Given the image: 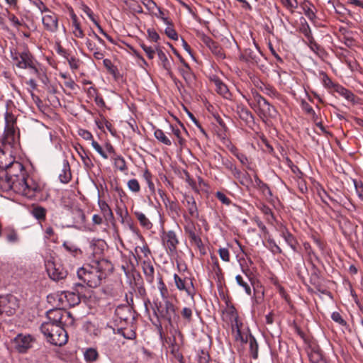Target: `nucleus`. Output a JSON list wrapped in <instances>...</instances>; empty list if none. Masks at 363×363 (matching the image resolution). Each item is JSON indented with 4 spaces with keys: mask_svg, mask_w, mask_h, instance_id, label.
I'll use <instances>...</instances> for the list:
<instances>
[{
    "mask_svg": "<svg viewBox=\"0 0 363 363\" xmlns=\"http://www.w3.org/2000/svg\"><path fill=\"white\" fill-rule=\"evenodd\" d=\"M45 265L49 277L52 280L59 281L67 277V271L60 264L56 263L52 258L47 259Z\"/></svg>",
    "mask_w": 363,
    "mask_h": 363,
    "instance_id": "nucleus-8",
    "label": "nucleus"
},
{
    "mask_svg": "<svg viewBox=\"0 0 363 363\" xmlns=\"http://www.w3.org/2000/svg\"><path fill=\"white\" fill-rule=\"evenodd\" d=\"M35 341V339L30 335L20 333L17 335L11 341L13 347L19 353H26Z\"/></svg>",
    "mask_w": 363,
    "mask_h": 363,
    "instance_id": "nucleus-7",
    "label": "nucleus"
},
{
    "mask_svg": "<svg viewBox=\"0 0 363 363\" xmlns=\"http://www.w3.org/2000/svg\"><path fill=\"white\" fill-rule=\"evenodd\" d=\"M142 3L150 13H155L157 5L153 0H142Z\"/></svg>",
    "mask_w": 363,
    "mask_h": 363,
    "instance_id": "nucleus-46",
    "label": "nucleus"
},
{
    "mask_svg": "<svg viewBox=\"0 0 363 363\" xmlns=\"http://www.w3.org/2000/svg\"><path fill=\"white\" fill-rule=\"evenodd\" d=\"M254 179H255V186L259 189L260 190L262 194L266 196V197H270L272 196V191L269 189V187L268 186V185L265 183H264L259 177L257 174H255L254 176Z\"/></svg>",
    "mask_w": 363,
    "mask_h": 363,
    "instance_id": "nucleus-22",
    "label": "nucleus"
},
{
    "mask_svg": "<svg viewBox=\"0 0 363 363\" xmlns=\"http://www.w3.org/2000/svg\"><path fill=\"white\" fill-rule=\"evenodd\" d=\"M140 46L144 50V52L146 53L149 59H153L155 57V52H157L156 49L159 48L157 46H147L144 43L140 44Z\"/></svg>",
    "mask_w": 363,
    "mask_h": 363,
    "instance_id": "nucleus-43",
    "label": "nucleus"
},
{
    "mask_svg": "<svg viewBox=\"0 0 363 363\" xmlns=\"http://www.w3.org/2000/svg\"><path fill=\"white\" fill-rule=\"evenodd\" d=\"M184 219L186 222V225H184V230L188 234V235L196 233L195 224L191 220V219L186 216H184Z\"/></svg>",
    "mask_w": 363,
    "mask_h": 363,
    "instance_id": "nucleus-40",
    "label": "nucleus"
},
{
    "mask_svg": "<svg viewBox=\"0 0 363 363\" xmlns=\"http://www.w3.org/2000/svg\"><path fill=\"white\" fill-rule=\"evenodd\" d=\"M70 316V313L62 311L59 308L50 309L47 312L48 320L45 323H51L55 324H62L63 319Z\"/></svg>",
    "mask_w": 363,
    "mask_h": 363,
    "instance_id": "nucleus-11",
    "label": "nucleus"
},
{
    "mask_svg": "<svg viewBox=\"0 0 363 363\" xmlns=\"http://www.w3.org/2000/svg\"><path fill=\"white\" fill-rule=\"evenodd\" d=\"M30 212L33 216L38 220H44L45 218L46 210L42 206H35Z\"/></svg>",
    "mask_w": 363,
    "mask_h": 363,
    "instance_id": "nucleus-33",
    "label": "nucleus"
},
{
    "mask_svg": "<svg viewBox=\"0 0 363 363\" xmlns=\"http://www.w3.org/2000/svg\"><path fill=\"white\" fill-rule=\"evenodd\" d=\"M78 133L79 135H80L83 139L86 140H89L91 142L94 140L92 134L86 130L79 129Z\"/></svg>",
    "mask_w": 363,
    "mask_h": 363,
    "instance_id": "nucleus-62",
    "label": "nucleus"
},
{
    "mask_svg": "<svg viewBox=\"0 0 363 363\" xmlns=\"http://www.w3.org/2000/svg\"><path fill=\"white\" fill-rule=\"evenodd\" d=\"M218 254L220 259L224 262L230 261V253L227 248L221 247L218 250Z\"/></svg>",
    "mask_w": 363,
    "mask_h": 363,
    "instance_id": "nucleus-57",
    "label": "nucleus"
},
{
    "mask_svg": "<svg viewBox=\"0 0 363 363\" xmlns=\"http://www.w3.org/2000/svg\"><path fill=\"white\" fill-rule=\"evenodd\" d=\"M165 33L169 38L172 40L178 39V35L175 30L171 26V23L169 25H167V27L165 28Z\"/></svg>",
    "mask_w": 363,
    "mask_h": 363,
    "instance_id": "nucleus-55",
    "label": "nucleus"
},
{
    "mask_svg": "<svg viewBox=\"0 0 363 363\" xmlns=\"http://www.w3.org/2000/svg\"><path fill=\"white\" fill-rule=\"evenodd\" d=\"M282 5L286 7L291 13L298 7L297 0H281Z\"/></svg>",
    "mask_w": 363,
    "mask_h": 363,
    "instance_id": "nucleus-44",
    "label": "nucleus"
},
{
    "mask_svg": "<svg viewBox=\"0 0 363 363\" xmlns=\"http://www.w3.org/2000/svg\"><path fill=\"white\" fill-rule=\"evenodd\" d=\"M332 319L341 325H346V321L342 318L338 312H333L331 315Z\"/></svg>",
    "mask_w": 363,
    "mask_h": 363,
    "instance_id": "nucleus-63",
    "label": "nucleus"
},
{
    "mask_svg": "<svg viewBox=\"0 0 363 363\" xmlns=\"http://www.w3.org/2000/svg\"><path fill=\"white\" fill-rule=\"evenodd\" d=\"M279 230L280 232L281 237L283 238L287 245L293 250V251L296 252L298 242L296 238L282 224L280 225Z\"/></svg>",
    "mask_w": 363,
    "mask_h": 363,
    "instance_id": "nucleus-15",
    "label": "nucleus"
},
{
    "mask_svg": "<svg viewBox=\"0 0 363 363\" xmlns=\"http://www.w3.org/2000/svg\"><path fill=\"white\" fill-rule=\"evenodd\" d=\"M70 68L73 70L78 69L79 67L80 61L74 57H69L67 59Z\"/></svg>",
    "mask_w": 363,
    "mask_h": 363,
    "instance_id": "nucleus-60",
    "label": "nucleus"
},
{
    "mask_svg": "<svg viewBox=\"0 0 363 363\" xmlns=\"http://www.w3.org/2000/svg\"><path fill=\"white\" fill-rule=\"evenodd\" d=\"M134 214L142 227L147 230H150L152 228V223L143 213L135 211Z\"/></svg>",
    "mask_w": 363,
    "mask_h": 363,
    "instance_id": "nucleus-29",
    "label": "nucleus"
},
{
    "mask_svg": "<svg viewBox=\"0 0 363 363\" xmlns=\"http://www.w3.org/2000/svg\"><path fill=\"white\" fill-rule=\"evenodd\" d=\"M86 45L88 50L93 53L95 59L101 60L104 58V52L90 39H86Z\"/></svg>",
    "mask_w": 363,
    "mask_h": 363,
    "instance_id": "nucleus-23",
    "label": "nucleus"
},
{
    "mask_svg": "<svg viewBox=\"0 0 363 363\" xmlns=\"http://www.w3.org/2000/svg\"><path fill=\"white\" fill-rule=\"evenodd\" d=\"M11 58L18 68H29L32 73L36 75L39 74L38 69L34 65L32 55L28 50L22 52H11Z\"/></svg>",
    "mask_w": 363,
    "mask_h": 363,
    "instance_id": "nucleus-5",
    "label": "nucleus"
},
{
    "mask_svg": "<svg viewBox=\"0 0 363 363\" xmlns=\"http://www.w3.org/2000/svg\"><path fill=\"white\" fill-rule=\"evenodd\" d=\"M72 33L74 35L79 38H83L84 36V32L80 26V23L77 21V16L75 14L72 15Z\"/></svg>",
    "mask_w": 363,
    "mask_h": 363,
    "instance_id": "nucleus-27",
    "label": "nucleus"
},
{
    "mask_svg": "<svg viewBox=\"0 0 363 363\" xmlns=\"http://www.w3.org/2000/svg\"><path fill=\"white\" fill-rule=\"evenodd\" d=\"M182 315L188 322H191L192 318V310L190 308L184 307L182 311Z\"/></svg>",
    "mask_w": 363,
    "mask_h": 363,
    "instance_id": "nucleus-64",
    "label": "nucleus"
},
{
    "mask_svg": "<svg viewBox=\"0 0 363 363\" xmlns=\"http://www.w3.org/2000/svg\"><path fill=\"white\" fill-rule=\"evenodd\" d=\"M184 203L190 217L192 218H199V213L194 198L191 196H185Z\"/></svg>",
    "mask_w": 363,
    "mask_h": 363,
    "instance_id": "nucleus-16",
    "label": "nucleus"
},
{
    "mask_svg": "<svg viewBox=\"0 0 363 363\" xmlns=\"http://www.w3.org/2000/svg\"><path fill=\"white\" fill-rule=\"evenodd\" d=\"M212 82L214 83L216 89V91L224 96L228 98L230 96L229 90L228 86L217 77L212 78Z\"/></svg>",
    "mask_w": 363,
    "mask_h": 363,
    "instance_id": "nucleus-21",
    "label": "nucleus"
},
{
    "mask_svg": "<svg viewBox=\"0 0 363 363\" xmlns=\"http://www.w3.org/2000/svg\"><path fill=\"white\" fill-rule=\"evenodd\" d=\"M209 49L218 59L225 58L223 49L217 43H215Z\"/></svg>",
    "mask_w": 363,
    "mask_h": 363,
    "instance_id": "nucleus-41",
    "label": "nucleus"
},
{
    "mask_svg": "<svg viewBox=\"0 0 363 363\" xmlns=\"http://www.w3.org/2000/svg\"><path fill=\"white\" fill-rule=\"evenodd\" d=\"M128 187L130 189V191L138 193L140 190V186L139 184L138 181L136 179H131L128 182Z\"/></svg>",
    "mask_w": 363,
    "mask_h": 363,
    "instance_id": "nucleus-45",
    "label": "nucleus"
},
{
    "mask_svg": "<svg viewBox=\"0 0 363 363\" xmlns=\"http://www.w3.org/2000/svg\"><path fill=\"white\" fill-rule=\"evenodd\" d=\"M320 75L321 76L323 84L325 87L334 88V86H336V84L332 82V80L330 79V77L327 75L325 72H320Z\"/></svg>",
    "mask_w": 363,
    "mask_h": 363,
    "instance_id": "nucleus-48",
    "label": "nucleus"
},
{
    "mask_svg": "<svg viewBox=\"0 0 363 363\" xmlns=\"http://www.w3.org/2000/svg\"><path fill=\"white\" fill-rule=\"evenodd\" d=\"M92 147L104 158L108 159V155L102 147L94 140L91 143Z\"/></svg>",
    "mask_w": 363,
    "mask_h": 363,
    "instance_id": "nucleus-50",
    "label": "nucleus"
},
{
    "mask_svg": "<svg viewBox=\"0 0 363 363\" xmlns=\"http://www.w3.org/2000/svg\"><path fill=\"white\" fill-rule=\"evenodd\" d=\"M29 1L36 6L42 14L50 9L41 0H29Z\"/></svg>",
    "mask_w": 363,
    "mask_h": 363,
    "instance_id": "nucleus-49",
    "label": "nucleus"
},
{
    "mask_svg": "<svg viewBox=\"0 0 363 363\" xmlns=\"http://www.w3.org/2000/svg\"><path fill=\"white\" fill-rule=\"evenodd\" d=\"M164 204L168 210H169L172 213H174L175 214H178L179 213V206L177 203L174 201H170L169 200H167V201L164 202Z\"/></svg>",
    "mask_w": 363,
    "mask_h": 363,
    "instance_id": "nucleus-54",
    "label": "nucleus"
},
{
    "mask_svg": "<svg viewBox=\"0 0 363 363\" xmlns=\"http://www.w3.org/2000/svg\"><path fill=\"white\" fill-rule=\"evenodd\" d=\"M249 345L252 357L254 359H257L258 357V344L255 338L252 335H250Z\"/></svg>",
    "mask_w": 363,
    "mask_h": 363,
    "instance_id": "nucleus-35",
    "label": "nucleus"
},
{
    "mask_svg": "<svg viewBox=\"0 0 363 363\" xmlns=\"http://www.w3.org/2000/svg\"><path fill=\"white\" fill-rule=\"evenodd\" d=\"M154 312L158 318L166 320L170 325L179 319L175 306L169 298L154 301Z\"/></svg>",
    "mask_w": 363,
    "mask_h": 363,
    "instance_id": "nucleus-4",
    "label": "nucleus"
},
{
    "mask_svg": "<svg viewBox=\"0 0 363 363\" xmlns=\"http://www.w3.org/2000/svg\"><path fill=\"white\" fill-rule=\"evenodd\" d=\"M267 242L269 244V249L274 252V253H281L282 250L277 245L274 240L269 238L267 240Z\"/></svg>",
    "mask_w": 363,
    "mask_h": 363,
    "instance_id": "nucleus-59",
    "label": "nucleus"
},
{
    "mask_svg": "<svg viewBox=\"0 0 363 363\" xmlns=\"http://www.w3.org/2000/svg\"><path fill=\"white\" fill-rule=\"evenodd\" d=\"M162 239L164 247L170 253H174L179 243L176 233L172 230H169L163 234Z\"/></svg>",
    "mask_w": 363,
    "mask_h": 363,
    "instance_id": "nucleus-13",
    "label": "nucleus"
},
{
    "mask_svg": "<svg viewBox=\"0 0 363 363\" xmlns=\"http://www.w3.org/2000/svg\"><path fill=\"white\" fill-rule=\"evenodd\" d=\"M0 188L4 191L13 190L28 198H33L40 190L38 184L26 176L23 165L19 162L13 163L5 175L0 177Z\"/></svg>",
    "mask_w": 363,
    "mask_h": 363,
    "instance_id": "nucleus-1",
    "label": "nucleus"
},
{
    "mask_svg": "<svg viewBox=\"0 0 363 363\" xmlns=\"http://www.w3.org/2000/svg\"><path fill=\"white\" fill-rule=\"evenodd\" d=\"M98 204L101 211L102 212L104 218L106 220H109L113 218V212L109 206L108 205V203L105 201L99 199Z\"/></svg>",
    "mask_w": 363,
    "mask_h": 363,
    "instance_id": "nucleus-28",
    "label": "nucleus"
},
{
    "mask_svg": "<svg viewBox=\"0 0 363 363\" xmlns=\"http://www.w3.org/2000/svg\"><path fill=\"white\" fill-rule=\"evenodd\" d=\"M142 267L143 270V273L145 277V280L150 284H152L154 282L155 277V269L150 260H145L142 264Z\"/></svg>",
    "mask_w": 363,
    "mask_h": 363,
    "instance_id": "nucleus-19",
    "label": "nucleus"
},
{
    "mask_svg": "<svg viewBox=\"0 0 363 363\" xmlns=\"http://www.w3.org/2000/svg\"><path fill=\"white\" fill-rule=\"evenodd\" d=\"M156 50L158 58L160 61V65L168 72H170L172 65L167 55L160 48H157Z\"/></svg>",
    "mask_w": 363,
    "mask_h": 363,
    "instance_id": "nucleus-24",
    "label": "nucleus"
},
{
    "mask_svg": "<svg viewBox=\"0 0 363 363\" xmlns=\"http://www.w3.org/2000/svg\"><path fill=\"white\" fill-rule=\"evenodd\" d=\"M84 357L86 362H95L99 358V353L94 348H87L84 352Z\"/></svg>",
    "mask_w": 363,
    "mask_h": 363,
    "instance_id": "nucleus-31",
    "label": "nucleus"
},
{
    "mask_svg": "<svg viewBox=\"0 0 363 363\" xmlns=\"http://www.w3.org/2000/svg\"><path fill=\"white\" fill-rule=\"evenodd\" d=\"M6 127L4 133V143L9 145L16 143L19 138V133L15 128V118L12 114L6 113Z\"/></svg>",
    "mask_w": 363,
    "mask_h": 363,
    "instance_id": "nucleus-6",
    "label": "nucleus"
},
{
    "mask_svg": "<svg viewBox=\"0 0 363 363\" xmlns=\"http://www.w3.org/2000/svg\"><path fill=\"white\" fill-rule=\"evenodd\" d=\"M113 167L116 170L120 171L122 173L126 174L128 172V166L123 157L121 155L114 153V155L111 156Z\"/></svg>",
    "mask_w": 363,
    "mask_h": 363,
    "instance_id": "nucleus-18",
    "label": "nucleus"
},
{
    "mask_svg": "<svg viewBox=\"0 0 363 363\" xmlns=\"http://www.w3.org/2000/svg\"><path fill=\"white\" fill-rule=\"evenodd\" d=\"M174 280L178 290L184 291L189 296L194 297L195 289L191 279L187 277L182 279L178 274H174Z\"/></svg>",
    "mask_w": 363,
    "mask_h": 363,
    "instance_id": "nucleus-10",
    "label": "nucleus"
},
{
    "mask_svg": "<svg viewBox=\"0 0 363 363\" xmlns=\"http://www.w3.org/2000/svg\"><path fill=\"white\" fill-rule=\"evenodd\" d=\"M237 112L240 119H242L245 122L250 123L254 121L253 115L245 106H238Z\"/></svg>",
    "mask_w": 363,
    "mask_h": 363,
    "instance_id": "nucleus-25",
    "label": "nucleus"
},
{
    "mask_svg": "<svg viewBox=\"0 0 363 363\" xmlns=\"http://www.w3.org/2000/svg\"><path fill=\"white\" fill-rule=\"evenodd\" d=\"M334 90L352 104L357 103V96L351 91L344 86L340 84H336V86H334Z\"/></svg>",
    "mask_w": 363,
    "mask_h": 363,
    "instance_id": "nucleus-17",
    "label": "nucleus"
},
{
    "mask_svg": "<svg viewBox=\"0 0 363 363\" xmlns=\"http://www.w3.org/2000/svg\"><path fill=\"white\" fill-rule=\"evenodd\" d=\"M252 96L254 101L252 103H250L252 108H254L256 106L258 109L267 101L266 99L257 91L252 92Z\"/></svg>",
    "mask_w": 363,
    "mask_h": 363,
    "instance_id": "nucleus-36",
    "label": "nucleus"
},
{
    "mask_svg": "<svg viewBox=\"0 0 363 363\" xmlns=\"http://www.w3.org/2000/svg\"><path fill=\"white\" fill-rule=\"evenodd\" d=\"M118 214L120 215V216L121 217V221L122 223H125L128 227L130 228V229L133 232V233H135L136 232V228L134 226L131 219L129 218L128 216V213L127 211V210L125 211V215L124 216H123L122 215V212L121 211L120 213L118 211L117 212Z\"/></svg>",
    "mask_w": 363,
    "mask_h": 363,
    "instance_id": "nucleus-42",
    "label": "nucleus"
},
{
    "mask_svg": "<svg viewBox=\"0 0 363 363\" xmlns=\"http://www.w3.org/2000/svg\"><path fill=\"white\" fill-rule=\"evenodd\" d=\"M301 30L308 40L310 39L311 40V38H313L312 35V33H311L310 26H308V24L307 23V22L306 21H305V24H303L302 26V28Z\"/></svg>",
    "mask_w": 363,
    "mask_h": 363,
    "instance_id": "nucleus-58",
    "label": "nucleus"
},
{
    "mask_svg": "<svg viewBox=\"0 0 363 363\" xmlns=\"http://www.w3.org/2000/svg\"><path fill=\"white\" fill-rule=\"evenodd\" d=\"M113 270L112 264L107 259H102L94 260L90 264H86L80 267L77 274L84 284L89 287L95 288L99 286L108 273Z\"/></svg>",
    "mask_w": 363,
    "mask_h": 363,
    "instance_id": "nucleus-2",
    "label": "nucleus"
},
{
    "mask_svg": "<svg viewBox=\"0 0 363 363\" xmlns=\"http://www.w3.org/2000/svg\"><path fill=\"white\" fill-rule=\"evenodd\" d=\"M42 23L45 30L50 33H56L59 29L58 15L50 9L43 13Z\"/></svg>",
    "mask_w": 363,
    "mask_h": 363,
    "instance_id": "nucleus-9",
    "label": "nucleus"
},
{
    "mask_svg": "<svg viewBox=\"0 0 363 363\" xmlns=\"http://www.w3.org/2000/svg\"><path fill=\"white\" fill-rule=\"evenodd\" d=\"M262 90L265 94L271 97H277L279 95L276 89L269 85H264V87L262 88Z\"/></svg>",
    "mask_w": 363,
    "mask_h": 363,
    "instance_id": "nucleus-53",
    "label": "nucleus"
},
{
    "mask_svg": "<svg viewBox=\"0 0 363 363\" xmlns=\"http://www.w3.org/2000/svg\"><path fill=\"white\" fill-rule=\"evenodd\" d=\"M257 114L263 121L269 118H275L277 115L276 108L266 101L257 110Z\"/></svg>",
    "mask_w": 363,
    "mask_h": 363,
    "instance_id": "nucleus-14",
    "label": "nucleus"
},
{
    "mask_svg": "<svg viewBox=\"0 0 363 363\" xmlns=\"http://www.w3.org/2000/svg\"><path fill=\"white\" fill-rule=\"evenodd\" d=\"M72 178L70 167L68 162L64 160L61 172L59 174V179L63 184H67Z\"/></svg>",
    "mask_w": 363,
    "mask_h": 363,
    "instance_id": "nucleus-20",
    "label": "nucleus"
},
{
    "mask_svg": "<svg viewBox=\"0 0 363 363\" xmlns=\"http://www.w3.org/2000/svg\"><path fill=\"white\" fill-rule=\"evenodd\" d=\"M181 62L183 64L184 67L179 68V72L184 78L186 79L187 77L190 76V67L183 58H181Z\"/></svg>",
    "mask_w": 363,
    "mask_h": 363,
    "instance_id": "nucleus-52",
    "label": "nucleus"
},
{
    "mask_svg": "<svg viewBox=\"0 0 363 363\" xmlns=\"http://www.w3.org/2000/svg\"><path fill=\"white\" fill-rule=\"evenodd\" d=\"M155 137L162 143L166 145H171L172 142L171 140L166 136L164 133L161 129H157L155 130L154 133Z\"/></svg>",
    "mask_w": 363,
    "mask_h": 363,
    "instance_id": "nucleus-34",
    "label": "nucleus"
},
{
    "mask_svg": "<svg viewBox=\"0 0 363 363\" xmlns=\"http://www.w3.org/2000/svg\"><path fill=\"white\" fill-rule=\"evenodd\" d=\"M4 233L8 242L14 244L19 241V236L18 233L13 228H6L4 230Z\"/></svg>",
    "mask_w": 363,
    "mask_h": 363,
    "instance_id": "nucleus-26",
    "label": "nucleus"
},
{
    "mask_svg": "<svg viewBox=\"0 0 363 363\" xmlns=\"http://www.w3.org/2000/svg\"><path fill=\"white\" fill-rule=\"evenodd\" d=\"M308 45L316 55L320 56L323 53V49L315 41L313 38L308 40Z\"/></svg>",
    "mask_w": 363,
    "mask_h": 363,
    "instance_id": "nucleus-39",
    "label": "nucleus"
},
{
    "mask_svg": "<svg viewBox=\"0 0 363 363\" xmlns=\"http://www.w3.org/2000/svg\"><path fill=\"white\" fill-rule=\"evenodd\" d=\"M151 14L156 16L157 18L162 19L165 24H167V25L170 24V21L166 17L164 12L162 10H161V9L160 7L157 6V9H156L155 13H151Z\"/></svg>",
    "mask_w": 363,
    "mask_h": 363,
    "instance_id": "nucleus-51",
    "label": "nucleus"
},
{
    "mask_svg": "<svg viewBox=\"0 0 363 363\" xmlns=\"http://www.w3.org/2000/svg\"><path fill=\"white\" fill-rule=\"evenodd\" d=\"M40 330L47 340L54 345L62 346L67 342V333L62 324L43 323L40 326Z\"/></svg>",
    "mask_w": 363,
    "mask_h": 363,
    "instance_id": "nucleus-3",
    "label": "nucleus"
},
{
    "mask_svg": "<svg viewBox=\"0 0 363 363\" xmlns=\"http://www.w3.org/2000/svg\"><path fill=\"white\" fill-rule=\"evenodd\" d=\"M158 279V286L157 288L160 291L161 298L163 299L169 298V291L164 283L162 278L160 275L157 277Z\"/></svg>",
    "mask_w": 363,
    "mask_h": 363,
    "instance_id": "nucleus-32",
    "label": "nucleus"
},
{
    "mask_svg": "<svg viewBox=\"0 0 363 363\" xmlns=\"http://www.w3.org/2000/svg\"><path fill=\"white\" fill-rule=\"evenodd\" d=\"M311 6H313L312 4H309V6L307 5H305L303 6V11L304 14L306 16V17L311 20L313 21L316 18V15L313 9H311Z\"/></svg>",
    "mask_w": 363,
    "mask_h": 363,
    "instance_id": "nucleus-47",
    "label": "nucleus"
},
{
    "mask_svg": "<svg viewBox=\"0 0 363 363\" xmlns=\"http://www.w3.org/2000/svg\"><path fill=\"white\" fill-rule=\"evenodd\" d=\"M116 333L127 340H133L136 336L135 333L131 329L118 328Z\"/></svg>",
    "mask_w": 363,
    "mask_h": 363,
    "instance_id": "nucleus-37",
    "label": "nucleus"
},
{
    "mask_svg": "<svg viewBox=\"0 0 363 363\" xmlns=\"http://www.w3.org/2000/svg\"><path fill=\"white\" fill-rule=\"evenodd\" d=\"M8 18L11 25L15 28H18L23 25L22 22L14 14L9 13Z\"/></svg>",
    "mask_w": 363,
    "mask_h": 363,
    "instance_id": "nucleus-61",
    "label": "nucleus"
},
{
    "mask_svg": "<svg viewBox=\"0 0 363 363\" xmlns=\"http://www.w3.org/2000/svg\"><path fill=\"white\" fill-rule=\"evenodd\" d=\"M189 238L191 242L196 245L199 248H201L203 246L202 241L196 233L189 235Z\"/></svg>",
    "mask_w": 363,
    "mask_h": 363,
    "instance_id": "nucleus-56",
    "label": "nucleus"
},
{
    "mask_svg": "<svg viewBox=\"0 0 363 363\" xmlns=\"http://www.w3.org/2000/svg\"><path fill=\"white\" fill-rule=\"evenodd\" d=\"M254 44L257 48V51H255L251 48H247L240 54V58L245 62L257 65L260 60L262 52H260L256 43H254Z\"/></svg>",
    "mask_w": 363,
    "mask_h": 363,
    "instance_id": "nucleus-12",
    "label": "nucleus"
},
{
    "mask_svg": "<svg viewBox=\"0 0 363 363\" xmlns=\"http://www.w3.org/2000/svg\"><path fill=\"white\" fill-rule=\"evenodd\" d=\"M235 280L237 284L244 289L247 294H251V288L247 281L245 280L241 275H237L235 277Z\"/></svg>",
    "mask_w": 363,
    "mask_h": 363,
    "instance_id": "nucleus-38",
    "label": "nucleus"
},
{
    "mask_svg": "<svg viewBox=\"0 0 363 363\" xmlns=\"http://www.w3.org/2000/svg\"><path fill=\"white\" fill-rule=\"evenodd\" d=\"M77 150L85 167H86L87 169H91L94 166V164L91 159L88 156L87 152L82 147H79V148Z\"/></svg>",
    "mask_w": 363,
    "mask_h": 363,
    "instance_id": "nucleus-30",
    "label": "nucleus"
}]
</instances>
